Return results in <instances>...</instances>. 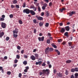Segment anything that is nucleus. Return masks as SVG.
Instances as JSON below:
<instances>
[{
  "label": "nucleus",
  "instance_id": "obj_1",
  "mask_svg": "<svg viewBox=\"0 0 78 78\" xmlns=\"http://www.w3.org/2000/svg\"><path fill=\"white\" fill-rule=\"evenodd\" d=\"M42 72L43 73V75H45L46 73H47V74H49V73H50L49 69H48L43 70L42 71Z\"/></svg>",
  "mask_w": 78,
  "mask_h": 78
},
{
  "label": "nucleus",
  "instance_id": "obj_2",
  "mask_svg": "<svg viewBox=\"0 0 78 78\" xmlns=\"http://www.w3.org/2000/svg\"><path fill=\"white\" fill-rule=\"evenodd\" d=\"M23 12V13H26V14H28L30 13V9H24Z\"/></svg>",
  "mask_w": 78,
  "mask_h": 78
},
{
  "label": "nucleus",
  "instance_id": "obj_3",
  "mask_svg": "<svg viewBox=\"0 0 78 78\" xmlns=\"http://www.w3.org/2000/svg\"><path fill=\"white\" fill-rule=\"evenodd\" d=\"M1 27L3 28H6V23L3 22H2L1 23Z\"/></svg>",
  "mask_w": 78,
  "mask_h": 78
},
{
  "label": "nucleus",
  "instance_id": "obj_4",
  "mask_svg": "<svg viewBox=\"0 0 78 78\" xmlns=\"http://www.w3.org/2000/svg\"><path fill=\"white\" fill-rule=\"evenodd\" d=\"M36 17L38 20H43V17L41 16H38L37 15L36 16Z\"/></svg>",
  "mask_w": 78,
  "mask_h": 78
},
{
  "label": "nucleus",
  "instance_id": "obj_5",
  "mask_svg": "<svg viewBox=\"0 0 78 78\" xmlns=\"http://www.w3.org/2000/svg\"><path fill=\"white\" fill-rule=\"evenodd\" d=\"M75 13H76V12L75 11H73L72 12H69L68 13V14H69V16H72L73 14H75Z\"/></svg>",
  "mask_w": 78,
  "mask_h": 78
},
{
  "label": "nucleus",
  "instance_id": "obj_6",
  "mask_svg": "<svg viewBox=\"0 0 78 78\" xmlns=\"http://www.w3.org/2000/svg\"><path fill=\"white\" fill-rule=\"evenodd\" d=\"M71 71L72 72H78V68H75L74 69L73 68L71 69Z\"/></svg>",
  "mask_w": 78,
  "mask_h": 78
},
{
  "label": "nucleus",
  "instance_id": "obj_7",
  "mask_svg": "<svg viewBox=\"0 0 78 78\" xmlns=\"http://www.w3.org/2000/svg\"><path fill=\"white\" fill-rule=\"evenodd\" d=\"M49 47H48L45 49V54H48L49 53Z\"/></svg>",
  "mask_w": 78,
  "mask_h": 78
},
{
  "label": "nucleus",
  "instance_id": "obj_8",
  "mask_svg": "<svg viewBox=\"0 0 78 78\" xmlns=\"http://www.w3.org/2000/svg\"><path fill=\"white\" fill-rule=\"evenodd\" d=\"M66 31V30H65V29L64 28H62L60 30V33H61L62 34H64V33Z\"/></svg>",
  "mask_w": 78,
  "mask_h": 78
},
{
  "label": "nucleus",
  "instance_id": "obj_9",
  "mask_svg": "<svg viewBox=\"0 0 78 78\" xmlns=\"http://www.w3.org/2000/svg\"><path fill=\"white\" fill-rule=\"evenodd\" d=\"M44 40V37L43 36L42 37H38V40L40 42L41 41H43Z\"/></svg>",
  "mask_w": 78,
  "mask_h": 78
},
{
  "label": "nucleus",
  "instance_id": "obj_10",
  "mask_svg": "<svg viewBox=\"0 0 78 78\" xmlns=\"http://www.w3.org/2000/svg\"><path fill=\"white\" fill-rule=\"evenodd\" d=\"M30 13L31 14V15H32V16H34V15H35L36 14V13L33 10H30Z\"/></svg>",
  "mask_w": 78,
  "mask_h": 78
},
{
  "label": "nucleus",
  "instance_id": "obj_11",
  "mask_svg": "<svg viewBox=\"0 0 78 78\" xmlns=\"http://www.w3.org/2000/svg\"><path fill=\"white\" fill-rule=\"evenodd\" d=\"M30 58V59H31L32 60H33V61H34V60L36 59V58H35V57L33 55H31Z\"/></svg>",
  "mask_w": 78,
  "mask_h": 78
},
{
  "label": "nucleus",
  "instance_id": "obj_12",
  "mask_svg": "<svg viewBox=\"0 0 78 78\" xmlns=\"http://www.w3.org/2000/svg\"><path fill=\"white\" fill-rule=\"evenodd\" d=\"M4 34H5V33H4L3 32H0V38L2 37Z\"/></svg>",
  "mask_w": 78,
  "mask_h": 78
},
{
  "label": "nucleus",
  "instance_id": "obj_13",
  "mask_svg": "<svg viewBox=\"0 0 78 78\" xmlns=\"http://www.w3.org/2000/svg\"><path fill=\"white\" fill-rule=\"evenodd\" d=\"M45 14L46 17H48L50 15V12L48 11L46 12Z\"/></svg>",
  "mask_w": 78,
  "mask_h": 78
},
{
  "label": "nucleus",
  "instance_id": "obj_14",
  "mask_svg": "<svg viewBox=\"0 0 78 78\" xmlns=\"http://www.w3.org/2000/svg\"><path fill=\"white\" fill-rule=\"evenodd\" d=\"M65 30L66 31H69L70 30V28H69V26H68L65 27Z\"/></svg>",
  "mask_w": 78,
  "mask_h": 78
},
{
  "label": "nucleus",
  "instance_id": "obj_15",
  "mask_svg": "<svg viewBox=\"0 0 78 78\" xmlns=\"http://www.w3.org/2000/svg\"><path fill=\"white\" fill-rule=\"evenodd\" d=\"M59 11L61 12H63V11H66V9L63 8L62 9H60Z\"/></svg>",
  "mask_w": 78,
  "mask_h": 78
},
{
  "label": "nucleus",
  "instance_id": "obj_16",
  "mask_svg": "<svg viewBox=\"0 0 78 78\" xmlns=\"http://www.w3.org/2000/svg\"><path fill=\"white\" fill-rule=\"evenodd\" d=\"M43 25H44V23L42 22H40L39 23V25L40 27H42V26H43Z\"/></svg>",
  "mask_w": 78,
  "mask_h": 78
},
{
  "label": "nucleus",
  "instance_id": "obj_17",
  "mask_svg": "<svg viewBox=\"0 0 78 78\" xmlns=\"http://www.w3.org/2000/svg\"><path fill=\"white\" fill-rule=\"evenodd\" d=\"M12 2L13 4H16L17 3V1L16 0H13Z\"/></svg>",
  "mask_w": 78,
  "mask_h": 78
},
{
  "label": "nucleus",
  "instance_id": "obj_18",
  "mask_svg": "<svg viewBox=\"0 0 78 78\" xmlns=\"http://www.w3.org/2000/svg\"><path fill=\"white\" fill-rule=\"evenodd\" d=\"M55 51L56 52H57L58 55H60V52H59V51H58V49H56Z\"/></svg>",
  "mask_w": 78,
  "mask_h": 78
},
{
  "label": "nucleus",
  "instance_id": "obj_19",
  "mask_svg": "<svg viewBox=\"0 0 78 78\" xmlns=\"http://www.w3.org/2000/svg\"><path fill=\"white\" fill-rule=\"evenodd\" d=\"M71 62H72V61L70 60H68L66 61V62L67 63H70Z\"/></svg>",
  "mask_w": 78,
  "mask_h": 78
},
{
  "label": "nucleus",
  "instance_id": "obj_20",
  "mask_svg": "<svg viewBox=\"0 0 78 78\" xmlns=\"http://www.w3.org/2000/svg\"><path fill=\"white\" fill-rule=\"evenodd\" d=\"M51 45L52 46H53V47H54V48H57V46H56V45H55V44H54V43H52Z\"/></svg>",
  "mask_w": 78,
  "mask_h": 78
},
{
  "label": "nucleus",
  "instance_id": "obj_21",
  "mask_svg": "<svg viewBox=\"0 0 78 78\" xmlns=\"http://www.w3.org/2000/svg\"><path fill=\"white\" fill-rule=\"evenodd\" d=\"M23 63L24 65H27V61H25L23 62Z\"/></svg>",
  "mask_w": 78,
  "mask_h": 78
},
{
  "label": "nucleus",
  "instance_id": "obj_22",
  "mask_svg": "<svg viewBox=\"0 0 78 78\" xmlns=\"http://www.w3.org/2000/svg\"><path fill=\"white\" fill-rule=\"evenodd\" d=\"M68 45L69 47H71L72 45V42H69L68 43Z\"/></svg>",
  "mask_w": 78,
  "mask_h": 78
},
{
  "label": "nucleus",
  "instance_id": "obj_23",
  "mask_svg": "<svg viewBox=\"0 0 78 78\" xmlns=\"http://www.w3.org/2000/svg\"><path fill=\"white\" fill-rule=\"evenodd\" d=\"M58 76L59 77H62V74L61 73H59L58 74Z\"/></svg>",
  "mask_w": 78,
  "mask_h": 78
},
{
  "label": "nucleus",
  "instance_id": "obj_24",
  "mask_svg": "<svg viewBox=\"0 0 78 78\" xmlns=\"http://www.w3.org/2000/svg\"><path fill=\"white\" fill-rule=\"evenodd\" d=\"M75 78H78V73H76L75 74Z\"/></svg>",
  "mask_w": 78,
  "mask_h": 78
},
{
  "label": "nucleus",
  "instance_id": "obj_25",
  "mask_svg": "<svg viewBox=\"0 0 78 78\" xmlns=\"http://www.w3.org/2000/svg\"><path fill=\"white\" fill-rule=\"evenodd\" d=\"M35 56L36 58V59H38V57H39V55L37 54H35Z\"/></svg>",
  "mask_w": 78,
  "mask_h": 78
},
{
  "label": "nucleus",
  "instance_id": "obj_26",
  "mask_svg": "<svg viewBox=\"0 0 78 78\" xmlns=\"http://www.w3.org/2000/svg\"><path fill=\"white\" fill-rule=\"evenodd\" d=\"M19 23H20L21 25H22V24L23 23V22H22V21L21 20H19Z\"/></svg>",
  "mask_w": 78,
  "mask_h": 78
},
{
  "label": "nucleus",
  "instance_id": "obj_27",
  "mask_svg": "<svg viewBox=\"0 0 78 78\" xmlns=\"http://www.w3.org/2000/svg\"><path fill=\"white\" fill-rule=\"evenodd\" d=\"M64 35L65 36H68V32H65L64 34Z\"/></svg>",
  "mask_w": 78,
  "mask_h": 78
},
{
  "label": "nucleus",
  "instance_id": "obj_28",
  "mask_svg": "<svg viewBox=\"0 0 78 78\" xmlns=\"http://www.w3.org/2000/svg\"><path fill=\"white\" fill-rule=\"evenodd\" d=\"M5 20V19L3 18H0V21H4Z\"/></svg>",
  "mask_w": 78,
  "mask_h": 78
},
{
  "label": "nucleus",
  "instance_id": "obj_29",
  "mask_svg": "<svg viewBox=\"0 0 78 78\" xmlns=\"http://www.w3.org/2000/svg\"><path fill=\"white\" fill-rule=\"evenodd\" d=\"M19 31H16V30H13V33H15L16 34H18V33Z\"/></svg>",
  "mask_w": 78,
  "mask_h": 78
},
{
  "label": "nucleus",
  "instance_id": "obj_30",
  "mask_svg": "<svg viewBox=\"0 0 78 78\" xmlns=\"http://www.w3.org/2000/svg\"><path fill=\"white\" fill-rule=\"evenodd\" d=\"M47 44H50V40L49 39L47 40Z\"/></svg>",
  "mask_w": 78,
  "mask_h": 78
},
{
  "label": "nucleus",
  "instance_id": "obj_31",
  "mask_svg": "<svg viewBox=\"0 0 78 78\" xmlns=\"http://www.w3.org/2000/svg\"><path fill=\"white\" fill-rule=\"evenodd\" d=\"M7 74L8 75H11V72L10 71H7Z\"/></svg>",
  "mask_w": 78,
  "mask_h": 78
},
{
  "label": "nucleus",
  "instance_id": "obj_32",
  "mask_svg": "<svg viewBox=\"0 0 78 78\" xmlns=\"http://www.w3.org/2000/svg\"><path fill=\"white\" fill-rule=\"evenodd\" d=\"M13 36H14V37H15V38H16V37H17V35L16 34H13Z\"/></svg>",
  "mask_w": 78,
  "mask_h": 78
},
{
  "label": "nucleus",
  "instance_id": "obj_33",
  "mask_svg": "<svg viewBox=\"0 0 78 78\" xmlns=\"http://www.w3.org/2000/svg\"><path fill=\"white\" fill-rule=\"evenodd\" d=\"M17 48L18 49V50H20V48H21V47H20V46L19 45H18L17 46Z\"/></svg>",
  "mask_w": 78,
  "mask_h": 78
},
{
  "label": "nucleus",
  "instance_id": "obj_34",
  "mask_svg": "<svg viewBox=\"0 0 78 78\" xmlns=\"http://www.w3.org/2000/svg\"><path fill=\"white\" fill-rule=\"evenodd\" d=\"M15 64H16V63L19 61L18 60L16 59L15 60H14Z\"/></svg>",
  "mask_w": 78,
  "mask_h": 78
},
{
  "label": "nucleus",
  "instance_id": "obj_35",
  "mask_svg": "<svg viewBox=\"0 0 78 78\" xmlns=\"http://www.w3.org/2000/svg\"><path fill=\"white\" fill-rule=\"evenodd\" d=\"M9 16L10 17V18H12L13 17V15L12 14H10L9 15Z\"/></svg>",
  "mask_w": 78,
  "mask_h": 78
},
{
  "label": "nucleus",
  "instance_id": "obj_36",
  "mask_svg": "<svg viewBox=\"0 0 78 78\" xmlns=\"http://www.w3.org/2000/svg\"><path fill=\"white\" fill-rule=\"evenodd\" d=\"M38 11H39V12H41V8H40V7L39 6H38Z\"/></svg>",
  "mask_w": 78,
  "mask_h": 78
},
{
  "label": "nucleus",
  "instance_id": "obj_37",
  "mask_svg": "<svg viewBox=\"0 0 78 78\" xmlns=\"http://www.w3.org/2000/svg\"><path fill=\"white\" fill-rule=\"evenodd\" d=\"M48 25H49V23H46L45 25V26L46 27H48Z\"/></svg>",
  "mask_w": 78,
  "mask_h": 78
},
{
  "label": "nucleus",
  "instance_id": "obj_38",
  "mask_svg": "<svg viewBox=\"0 0 78 78\" xmlns=\"http://www.w3.org/2000/svg\"><path fill=\"white\" fill-rule=\"evenodd\" d=\"M33 22L34 23H37V21H36V19H34L33 20Z\"/></svg>",
  "mask_w": 78,
  "mask_h": 78
},
{
  "label": "nucleus",
  "instance_id": "obj_39",
  "mask_svg": "<svg viewBox=\"0 0 78 78\" xmlns=\"http://www.w3.org/2000/svg\"><path fill=\"white\" fill-rule=\"evenodd\" d=\"M42 61L38 62V64H39V65L40 66V65H41V64H42Z\"/></svg>",
  "mask_w": 78,
  "mask_h": 78
},
{
  "label": "nucleus",
  "instance_id": "obj_40",
  "mask_svg": "<svg viewBox=\"0 0 78 78\" xmlns=\"http://www.w3.org/2000/svg\"><path fill=\"white\" fill-rule=\"evenodd\" d=\"M69 74V72L67 71V70H66V75H67Z\"/></svg>",
  "mask_w": 78,
  "mask_h": 78
},
{
  "label": "nucleus",
  "instance_id": "obj_41",
  "mask_svg": "<svg viewBox=\"0 0 78 78\" xmlns=\"http://www.w3.org/2000/svg\"><path fill=\"white\" fill-rule=\"evenodd\" d=\"M16 58L18 59H20V56L19 55H16Z\"/></svg>",
  "mask_w": 78,
  "mask_h": 78
},
{
  "label": "nucleus",
  "instance_id": "obj_42",
  "mask_svg": "<svg viewBox=\"0 0 78 78\" xmlns=\"http://www.w3.org/2000/svg\"><path fill=\"white\" fill-rule=\"evenodd\" d=\"M58 42H62V39H58Z\"/></svg>",
  "mask_w": 78,
  "mask_h": 78
},
{
  "label": "nucleus",
  "instance_id": "obj_43",
  "mask_svg": "<svg viewBox=\"0 0 78 78\" xmlns=\"http://www.w3.org/2000/svg\"><path fill=\"white\" fill-rule=\"evenodd\" d=\"M26 6V5L25 4V2H24L23 4V8H25Z\"/></svg>",
  "mask_w": 78,
  "mask_h": 78
},
{
  "label": "nucleus",
  "instance_id": "obj_44",
  "mask_svg": "<svg viewBox=\"0 0 78 78\" xmlns=\"http://www.w3.org/2000/svg\"><path fill=\"white\" fill-rule=\"evenodd\" d=\"M22 76V74L21 73H20L19 74V77L20 78H21Z\"/></svg>",
  "mask_w": 78,
  "mask_h": 78
},
{
  "label": "nucleus",
  "instance_id": "obj_45",
  "mask_svg": "<svg viewBox=\"0 0 78 78\" xmlns=\"http://www.w3.org/2000/svg\"><path fill=\"white\" fill-rule=\"evenodd\" d=\"M49 51H53V48H50L49 49Z\"/></svg>",
  "mask_w": 78,
  "mask_h": 78
},
{
  "label": "nucleus",
  "instance_id": "obj_46",
  "mask_svg": "<svg viewBox=\"0 0 78 78\" xmlns=\"http://www.w3.org/2000/svg\"><path fill=\"white\" fill-rule=\"evenodd\" d=\"M9 37H7L6 38V41H9Z\"/></svg>",
  "mask_w": 78,
  "mask_h": 78
},
{
  "label": "nucleus",
  "instance_id": "obj_47",
  "mask_svg": "<svg viewBox=\"0 0 78 78\" xmlns=\"http://www.w3.org/2000/svg\"><path fill=\"white\" fill-rule=\"evenodd\" d=\"M45 8L46 7L43 6L42 7V9L43 10H44V9H45Z\"/></svg>",
  "mask_w": 78,
  "mask_h": 78
},
{
  "label": "nucleus",
  "instance_id": "obj_48",
  "mask_svg": "<svg viewBox=\"0 0 78 78\" xmlns=\"http://www.w3.org/2000/svg\"><path fill=\"white\" fill-rule=\"evenodd\" d=\"M16 8H19L20 7H19V5H16Z\"/></svg>",
  "mask_w": 78,
  "mask_h": 78
},
{
  "label": "nucleus",
  "instance_id": "obj_49",
  "mask_svg": "<svg viewBox=\"0 0 78 78\" xmlns=\"http://www.w3.org/2000/svg\"><path fill=\"white\" fill-rule=\"evenodd\" d=\"M43 5V6H45V7H47V4L46 3H44V4Z\"/></svg>",
  "mask_w": 78,
  "mask_h": 78
},
{
  "label": "nucleus",
  "instance_id": "obj_50",
  "mask_svg": "<svg viewBox=\"0 0 78 78\" xmlns=\"http://www.w3.org/2000/svg\"><path fill=\"white\" fill-rule=\"evenodd\" d=\"M24 53V50H23L22 51H21V53L22 54H23V53Z\"/></svg>",
  "mask_w": 78,
  "mask_h": 78
},
{
  "label": "nucleus",
  "instance_id": "obj_51",
  "mask_svg": "<svg viewBox=\"0 0 78 78\" xmlns=\"http://www.w3.org/2000/svg\"><path fill=\"white\" fill-rule=\"evenodd\" d=\"M46 66V64L44 63H43L42 65V66H43L44 67V66Z\"/></svg>",
  "mask_w": 78,
  "mask_h": 78
},
{
  "label": "nucleus",
  "instance_id": "obj_52",
  "mask_svg": "<svg viewBox=\"0 0 78 78\" xmlns=\"http://www.w3.org/2000/svg\"><path fill=\"white\" fill-rule=\"evenodd\" d=\"M25 68H26V69L27 70H28L29 69V66H26L25 67Z\"/></svg>",
  "mask_w": 78,
  "mask_h": 78
},
{
  "label": "nucleus",
  "instance_id": "obj_53",
  "mask_svg": "<svg viewBox=\"0 0 78 78\" xmlns=\"http://www.w3.org/2000/svg\"><path fill=\"white\" fill-rule=\"evenodd\" d=\"M37 31V30L36 29H34V33H36V31Z\"/></svg>",
  "mask_w": 78,
  "mask_h": 78
},
{
  "label": "nucleus",
  "instance_id": "obj_54",
  "mask_svg": "<svg viewBox=\"0 0 78 78\" xmlns=\"http://www.w3.org/2000/svg\"><path fill=\"white\" fill-rule=\"evenodd\" d=\"M33 9L34 11H36V9H37V8H36V7H34V8Z\"/></svg>",
  "mask_w": 78,
  "mask_h": 78
},
{
  "label": "nucleus",
  "instance_id": "obj_55",
  "mask_svg": "<svg viewBox=\"0 0 78 78\" xmlns=\"http://www.w3.org/2000/svg\"><path fill=\"white\" fill-rule=\"evenodd\" d=\"M2 18H3L4 19V18L5 17V15H2Z\"/></svg>",
  "mask_w": 78,
  "mask_h": 78
},
{
  "label": "nucleus",
  "instance_id": "obj_56",
  "mask_svg": "<svg viewBox=\"0 0 78 78\" xmlns=\"http://www.w3.org/2000/svg\"><path fill=\"white\" fill-rule=\"evenodd\" d=\"M73 39V37H70L69 38V40H70V41H72Z\"/></svg>",
  "mask_w": 78,
  "mask_h": 78
},
{
  "label": "nucleus",
  "instance_id": "obj_57",
  "mask_svg": "<svg viewBox=\"0 0 78 78\" xmlns=\"http://www.w3.org/2000/svg\"><path fill=\"white\" fill-rule=\"evenodd\" d=\"M44 16V12H42L41 13V16Z\"/></svg>",
  "mask_w": 78,
  "mask_h": 78
},
{
  "label": "nucleus",
  "instance_id": "obj_58",
  "mask_svg": "<svg viewBox=\"0 0 78 78\" xmlns=\"http://www.w3.org/2000/svg\"><path fill=\"white\" fill-rule=\"evenodd\" d=\"M53 72L54 73H56V69H54Z\"/></svg>",
  "mask_w": 78,
  "mask_h": 78
},
{
  "label": "nucleus",
  "instance_id": "obj_59",
  "mask_svg": "<svg viewBox=\"0 0 78 78\" xmlns=\"http://www.w3.org/2000/svg\"><path fill=\"white\" fill-rule=\"evenodd\" d=\"M34 5H31V6H30V8H33V9H34Z\"/></svg>",
  "mask_w": 78,
  "mask_h": 78
},
{
  "label": "nucleus",
  "instance_id": "obj_60",
  "mask_svg": "<svg viewBox=\"0 0 78 78\" xmlns=\"http://www.w3.org/2000/svg\"><path fill=\"white\" fill-rule=\"evenodd\" d=\"M59 25L60 26H62L63 24H62V23H59Z\"/></svg>",
  "mask_w": 78,
  "mask_h": 78
},
{
  "label": "nucleus",
  "instance_id": "obj_61",
  "mask_svg": "<svg viewBox=\"0 0 78 78\" xmlns=\"http://www.w3.org/2000/svg\"><path fill=\"white\" fill-rule=\"evenodd\" d=\"M48 67H49V69L51 68V65L50 64L49 65Z\"/></svg>",
  "mask_w": 78,
  "mask_h": 78
},
{
  "label": "nucleus",
  "instance_id": "obj_62",
  "mask_svg": "<svg viewBox=\"0 0 78 78\" xmlns=\"http://www.w3.org/2000/svg\"><path fill=\"white\" fill-rule=\"evenodd\" d=\"M24 72H28V70L26 69H25L24 70Z\"/></svg>",
  "mask_w": 78,
  "mask_h": 78
},
{
  "label": "nucleus",
  "instance_id": "obj_63",
  "mask_svg": "<svg viewBox=\"0 0 78 78\" xmlns=\"http://www.w3.org/2000/svg\"><path fill=\"white\" fill-rule=\"evenodd\" d=\"M15 7V6L13 5H11V7L12 8H14Z\"/></svg>",
  "mask_w": 78,
  "mask_h": 78
},
{
  "label": "nucleus",
  "instance_id": "obj_64",
  "mask_svg": "<svg viewBox=\"0 0 78 78\" xmlns=\"http://www.w3.org/2000/svg\"><path fill=\"white\" fill-rule=\"evenodd\" d=\"M71 78H74V76L73 75H72L71 76Z\"/></svg>",
  "mask_w": 78,
  "mask_h": 78
}]
</instances>
